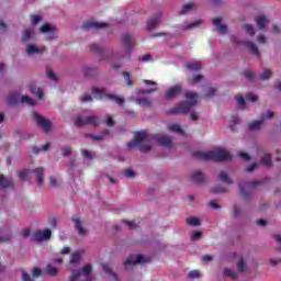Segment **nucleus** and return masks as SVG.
<instances>
[{
    "label": "nucleus",
    "instance_id": "338daca9",
    "mask_svg": "<svg viewBox=\"0 0 281 281\" xmlns=\"http://www.w3.org/2000/svg\"><path fill=\"white\" fill-rule=\"evenodd\" d=\"M201 236H203V233L195 232V233L191 234V240H199V238H201Z\"/></svg>",
    "mask_w": 281,
    "mask_h": 281
},
{
    "label": "nucleus",
    "instance_id": "f8f14e48",
    "mask_svg": "<svg viewBox=\"0 0 281 281\" xmlns=\"http://www.w3.org/2000/svg\"><path fill=\"white\" fill-rule=\"evenodd\" d=\"M40 32L42 34H47L46 38H48L49 41H56V38H58V35L56 34L57 29L52 24L42 25L40 27Z\"/></svg>",
    "mask_w": 281,
    "mask_h": 281
},
{
    "label": "nucleus",
    "instance_id": "a878e982",
    "mask_svg": "<svg viewBox=\"0 0 281 281\" xmlns=\"http://www.w3.org/2000/svg\"><path fill=\"white\" fill-rule=\"evenodd\" d=\"M136 104L143 106L144 109H150V106H153V99L138 98L136 99Z\"/></svg>",
    "mask_w": 281,
    "mask_h": 281
},
{
    "label": "nucleus",
    "instance_id": "4c0bfd02",
    "mask_svg": "<svg viewBox=\"0 0 281 281\" xmlns=\"http://www.w3.org/2000/svg\"><path fill=\"white\" fill-rule=\"evenodd\" d=\"M46 273H48V276L56 277L58 276V268L52 266V263H48L46 267Z\"/></svg>",
    "mask_w": 281,
    "mask_h": 281
},
{
    "label": "nucleus",
    "instance_id": "dca6fc26",
    "mask_svg": "<svg viewBox=\"0 0 281 281\" xmlns=\"http://www.w3.org/2000/svg\"><path fill=\"white\" fill-rule=\"evenodd\" d=\"M213 25H214L215 32H217V34H227V24L225 22H223V19L214 18Z\"/></svg>",
    "mask_w": 281,
    "mask_h": 281
},
{
    "label": "nucleus",
    "instance_id": "2eb2a0df",
    "mask_svg": "<svg viewBox=\"0 0 281 281\" xmlns=\"http://www.w3.org/2000/svg\"><path fill=\"white\" fill-rule=\"evenodd\" d=\"M25 52L27 56H38L41 54H45V47L36 44H29L26 45Z\"/></svg>",
    "mask_w": 281,
    "mask_h": 281
},
{
    "label": "nucleus",
    "instance_id": "4be33fe9",
    "mask_svg": "<svg viewBox=\"0 0 281 281\" xmlns=\"http://www.w3.org/2000/svg\"><path fill=\"white\" fill-rule=\"evenodd\" d=\"M155 139L160 144V146H166L167 148L172 146V139L164 134H156Z\"/></svg>",
    "mask_w": 281,
    "mask_h": 281
},
{
    "label": "nucleus",
    "instance_id": "2f4dec72",
    "mask_svg": "<svg viewBox=\"0 0 281 281\" xmlns=\"http://www.w3.org/2000/svg\"><path fill=\"white\" fill-rule=\"evenodd\" d=\"M202 23H203V20H196L195 22H191L190 24L182 26V30L184 32H187L188 30H194L199 27V25H201Z\"/></svg>",
    "mask_w": 281,
    "mask_h": 281
},
{
    "label": "nucleus",
    "instance_id": "72a5a7b5",
    "mask_svg": "<svg viewBox=\"0 0 281 281\" xmlns=\"http://www.w3.org/2000/svg\"><path fill=\"white\" fill-rule=\"evenodd\" d=\"M169 131H171V133H177L178 135H183V130L181 128V126L179 124H169L168 125Z\"/></svg>",
    "mask_w": 281,
    "mask_h": 281
},
{
    "label": "nucleus",
    "instance_id": "ddd939ff",
    "mask_svg": "<svg viewBox=\"0 0 281 281\" xmlns=\"http://www.w3.org/2000/svg\"><path fill=\"white\" fill-rule=\"evenodd\" d=\"M199 10V3L196 1L187 2L179 11L178 15L183 16L186 14H192V12H196Z\"/></svg>",
    "mask_w": 281,
    "mask_h": 281
},
{
    "label": "nucleus",
    "instance_id": "6e6d98bb",
    "mask_svg": "<svg viewBox=\"0 0 281 281\" xmlns=\"http://www.w3.org/2000/svg\"><path fill=\"white\" fill-rule=\"evenodd\" d=\"M104 135H109V131H104L102 135H91L95 142H102L104 139Z\"/></svg>",
    "mask_w": 281,
    "mask_h": 281
},
{
    "label": "nucleus",
    "instance_id": "774afa93",
    "mask_svg": "<svg viewBox=\"0 0 281 281\" xmlns=\"http://www.w3.org/2000/svg\"><path fill=\"white\" fill-rule=\"evenodd\" d=\"M22 280L23 281H34V279L30 274H27L26 272L22 273Z\"/></svg>",
    "mask_w": 281,
    "mask_h": 281
},
{
    "label": "nucleus",
    "instance_id": "ea45409f",
    "mask_svg": "<svg viewBox=\"0 0 281 281\" xmlns=\"http://www.w3.org/2000/svg\"><path fill=\"white\" fill-rule=\"evenodd\" d=\"M244 30H245L246 34H249V36H256V30L254 29V25L244 24Z\"/></svg>",
    "mask_w": 281,
    "mask_h": 281
},
{
    "label": "nucleus",
    "instance_id": "de8ad7c7",
    "mask_svg": "<svg viewBox=\"0 0 281 281\" xmlns=\"http://www.w3.org/2000/svg\"><path fill=\"white\" fill-rule=\"evenodd\" d=\"M103 271L104 273H108V276H112V278H114V280L117 278L115 273H113V270H111V267H109V265H103Z\"/></svg>",
    "mask_w": 281,
    "mask_h": 281
},
{
    "label": "nucleus",
    "instance_id": "bb28decb",
    "mask_svg": "<svg viewBox=\"0 0 281 281\" xmlns=\"http://www.w3.org/2000/svg\"><path fill=\"white\" fill-rule=\"evenodd\" d=\"M29 89L31 93H33V95H36L38 98V100H43V95H45V93L43 92V90H41V88L36 87L35 85H31L29 86Z\"/></svg>",
    "mask_w": 281,
    "mask_h": 281
},
{
    "label": "nucleus",
    "instance_id": "0eeeda50",
    "mask_svg": "<svg viewBox=\"0 0 281 281\" xmlns=\"http://www.w3.org/2000/svg\"><path fill=\"white\" fill-rule=\"evenodd\" d=\"M146 262H150V259L148 257H144L142 255H131L130 257H127L123 265L125 269H133L135 265H144Z\"/></svg>",
    "mask_w": 281,
    "mask_h": 281
},
{
    "label": "nucleus",
    "instance_id": "f704fd0d",
    "mask_svg": "<svg viewBox=\"0 0 281 281\" xmlns=\"http://www.w3.org/2000/svg\"><path fill=\"white\" fill-rule=\"evenodd\" d=\"M237 269L239 273H247V263L243 258L237 261Z\"/></svg>",
    "mask_w": 281,
    "mask_h": 281
},
{
    "label": "nucleus",
    "instance_id": "e433bc0d",
    "mask_svg": "<svg viewBox=\"0 0 281 281\" xmlns=\"http://www.w3.org/2000/svg\"><path fill=\"white\" fill-rule=\"evenodd\" d=\"M12 186V180L0 175V188H10Z\"/></svg>",
    "mask_w": 281,
    "mask_h": 281
},
{
    "label": "nucleus",
    "instance_id": "b1692460",
    "mask_svg": "<svg viewBox=\"0 0 281 281\" xmlns=\"http://www.w3.org/2000/svg\"><path fill=\"white\" fill-rule=\"evenodd\" d=\"M256 25L258 30H266L267 25L269 24V18L266 15H258L255 19Z\"/></svg>",
    "mask_w": 281,
    "mask_h": 281
},
{
    "label": "nucleus",
    "instance_id": "f03ea898",
    "mask_svg": "<svg viewBox=\"0 0 281 281\" xmlns=\"http://www.w3.org/2000/svg\"><path fill=\"white\" fill-rule=\"evenodd\" d=\"M193 155L202 161H227L232 159V155L223 148L211 151H195Z\"/></svg>",
    "mask_w": 281,
    "mask_h": 281
},
{
    "label": "nucleus",
    "instance_id": "79ce46f5",
    "mask_svg": "<svg viewBox=\"0 0 281 281\" xmlns=\"http://www.w3.org/2000/svg\"><path fill=\"white\" fill-rule=\"evenodd\" d=\"M271 76H273V72L271 71V69H265L263 72L260 75V79L269 80V78H271Z\"/></svg>",
    "mask_w": 281,
    "mask_h": 281
},
{
    "label": "nucleus",
    "instance_id": "423d86ee",
    "mask_svg": "<svg viewBox=\"0 0 281 281\" xmlns=\"http://www.w3.org/2000/svg\"><path fill=\"white\" fill-rule=\"evenodd\" d=\"M92 95L97 100H112V102H115L116 104H119V106H122V104H124V98L115 94H109L106 93V90L104 88H93Z\"/></svg>",
    "mask_w": 281,
    "mask_h": 281
},
{
    "label": "nucleus",
    "instance_id": "473e14b6",
    "mask_svg": "<svg viewBox=\"0 0 281 281\" xmlns=\"http://www.w3.org/2000/svg\"><path fill=\"white\" fill-rule=\"evenodd\" d=\"M32 38H34V30H32V29L25 30L22 35V40L24 42H27V41H32Z\"/></svg>",
    "mask_w": 281,
    "mask_h": 281
},
{
    "label": "nucleus",
    "instance_id": "39448f33",
    "mask_svg": "<svg viewBox=\"0 0 281 281\" xmlns=\"http://www.w3.org/2000/svg\"><path fill=\"white\" fill-rule=\"evenodd\" d=\"M186 99L187 102H183L178 108L172 109L171 113H190V109H192V106H196V102H199V94L195 92H187Z\"/></svg>",
    "mask_w": 281,
    "mask_h": 281
},
{
    "label": "nucleus",
    "instance_id": "a18cd8bd",
    "mask_svg": "<svg viewBox=\"0 0 281 281\" xmlns=\"http://www.w3.org/2000/svg\"><path fill=\"white\" fill-rule=\"evenodd\" d=\"M260 126H262V121H255L249 124L250 131H258V128H260Z\"/></svg>",
    "mask_w": 281,
    "mask_h": 281
},
{
    "label": "nucleus",
    "instance_id": "393cba45",
    "mask_svg": "<svg viewBox=\"0 0 281 281\" xmlns=\"http://www.w3.org/2000/svg\"><path fill=\"white\" fill-rule=\"evenodd\" d=\"M106 23L104 22H88L85 24L86 30H100L102 27H106Z\"/></svg>",
    "mask_w": 281,
    "mask_h": 281
},
{
    "label": "nucleus",
    "instance_id": "1a4fd4ad",
    "mask_svg": "<svg viewBox=\"0 0 281 281\" xmlns=\"http://www.w3.org/2000/svg\"><path fill=\"white\" fill-rule=\"evenodd\" d=\"M232 42L237 43V45H245L247 49L252 54V56H260V49H258V46L249 41H240L238 35H233L232 36Z\"/></svg>",
    "mask_w": 281,
    "mask_h": 281
},
{
    "label": "nucleus",
    "instance_id": "4d7b16f0",
    "mask_svg": "<svg viewBox=\"0 0 281 281\" xmlns=\"http://www.w3.org/2000/svg\"><path fill=\"white\" fill-rule=\"evenodd\" d=\"M41 21H43V18L41 15H32L31 16L32 25H37V23H41Z\"/></svg>",
    "mask_w": 281,
    "mask_h": 281
},
{
    "label": "nucleus",
    "instance_id": "4468645a",
    "mask_svg": "<svg viewBox=\"0 0 281 281\" xmlns=\"http://www.w3.org/2000/svg\"><path fill=\"white\" fill-rule=\"evenodd\" d=\"M72 221L75 223V229L79 236H89V228L85 226V223H82L80 217H74Z\"/></svg>",
    "mask_w": 281,
    "mask_h": 281
},
{
    "label": "nucleus",
    "instance_id": "3c124183",
    "mask_svg": "<svg viewBox=\"0 0 281 281\" xmlns=\"http://www.w3.org/2000/svg\"><path fill=\"white\" fill-rule=\"evenodd\" d=\"M205 98H213V95H216V89L214 88H207L204 92Z\"/></svg>",
    "mask_w": 281,
    "mask_h": 281
},
{
    "label": "nucleus",
    "instance_id": "09e8293b",
    "mask_svg": "<svg viewBox=\"0 0 281 281\" xmlns=\"http://www.w3.org/2000/svg\"><path fill=\"white\" fill-rule=\"evenodd\" d=\"M123 77L126 81L127 87H133V79H131V74H128L127 71H124Z\"/></svg>",
    "mask_w": 281,
    "mask_h": 281
},
{
    "label": "nucleus",
    "instance_id": "7ed1b4c3",
    "mask_svg": "<svg viewBox=\"0 0 281 281\" xmlns=\"http://www.w3.org/2000/svg\"><path fill=\"white\" fill-rule=\"evenodd\" d=\"M127 146L130 148H137L139 146L142 153H149L153 148L150 143H148V134L146 132H138Z\"/></svg>",
    "mask_w": 281,
    "mask_h": 281
},
{
    "label": "nucleus",
    "instance_id": "5fc2aeb1",
    "mask_svg": "<svg viewBox=\"0 0 281 281\" xmlns=\"http://www.w3.org/2000/svg\"><path fill=\"white\" fill-rule=\"evenodd\" d=\"M189 278L191 280H196L198 278H201V273L199 272V270H193L189 272Z\"/></svg>",
    "mask_w": 281,
    "mask_h": 281
},
{
    "label": "nucleus",
    "instance_id": "7c9ffc66",
    "mask_svg": "<svg viewBox=\"0 0 281 281\" xmlns=\"http://www.w3.org/2000/svg\"><path fill=\"white\" fill-rule=\"evenodd\" d=\"M20 102L22 104H29V106H36V101L34 99L30 98V95L21 97Z\"/></svg>",
    "mask_w": 281,
    "mask_h": 281
},
{
    "label": "nucleus",
    "instance_id": "aec40b11",
    "mask_svg": "<svg viewBox=\"0 0 281 281\" xmlns=\"http://www.w3.org/2000/svg\"><path fill=\"white\" fill-rule=\"evenodd\" d=\"M91 48L94 49V52H100L101 60L109 61V60H112V58H115V53H113V52L104 53V52H102V48H100V46H98V45H92Z\"/></svg>",
    "mask_w": 281,
    "mask_h": 281
},
{
    "label": "nucleus",
    "instance_id": "cd10ccee",
    "mask_svg": "<svg viewBox=\"0 0 281 281\" xmlns=\"http://www.w3.org/2000/svg\"><path fill=\"white\" fill-rule=\"evenodd\" d=\"M83 75L87 76V78H91L92 76H97L98 75V68H93L90 66H86L83 67Z\"/></svg>",
    "mask_w": 281,
    "mask_h": 281
},
{
    "label": "nucleus",
    "instance_id": "c756f323",
    "mask_svg": "<svg viewBox=\"0 0 281 281\" xmlns=\"http://www.w3.org/2000/svg\"><path fill=\"white\" fill-rule=\"evenodd\" d=\"M187 69L190 71H199L201 69V61L193 60L186 65Z\"/></svg>",
    "mask_w": 281,
    "mask_h": 281
},
{
    "label": "nucleus",
    "instance_id": "9d476101",
    "mask_svg": "<svg viewBox=\"0 0 281 281\" xmlns=\"http://www.w3.org/2000/svg\"><path fill=\"white\" fill-rule=\"evenodd\" d=\"M33 120H35L37 126L43 131V133H49L52 131V123L45 116L37 112L33 113Z\"/></svg>",
    "mask_w": 281,
    "mask_h": 281
},
{
    "label": "nucleus",
    "instance_id": "e2e57ef3",
    "mask_svg": "<svg viewBox=\"0 0 281 281\" xmlns=\"http://www.w3.org/2000/svg\"><path fill=\"white\" fill-rule=\"evenodd\" d=\"M123 223H125V225L128 227V229L137 228V223H135V222H128V221L124 220Z\"/></svg>",
    "mask_w": 281,
    "mask_h": 281
},
{
    "label": "nucleus",
    "instance_id": "c85d7f7f",
    "mask_svg": "<svg viewBox=\"0 0 281 281\" xmlns=\"http://www.w3.org/2000/svg\"><path fill=\"white\" fill-rule=\"evenodd\" d=\"M5 102L9 106H14V104H16V102H19V95L16 93H10L7 97Z\"/></svg>",
    "mask_w": 281,
    "mask_h": 281
},
{
    "label": "nucleus",
    "instance_id": "13d9d810",
    "mask_svg": "<svg viewBox=\"0 0 281 281\" xmlns=\"http://www.w3.org/2000/svg\"><path fill=\"white\" fill-rule=\"evenodd\" d=\"M81 155H82V157H85V159H93V153H91L87 149H82Z\"/></svg>",
    "mask_w": 281,
    "mask_h": 281
},
{
    "label": "nucleus",
    "instance_id": "58836bf2",
    "mask_svg": "<svg viewBox=\"0 0 281 281\" xmlns=\"http://www.w3.org/2000/svg\"><path fill=\"white\" fill-rule=\"evenodd\" d=\"M193 181H195L196 183H201L203 182V179H205V177L203 176V173L201 171H195L192 176Z\"/></svg>",
    "mask_w": 281,
    "mask_h": 281
},
{
    "label": "nucleus",
    "instance_id": "052dcab7",
    "mask_svg": "<svg viewBox=\"0 0 281 281\" xmlns=\"http://www.w3.org/2000/svg\"><path fill=\"white\" fill-rule=\"evenodd\" d=\"M246 100L247 102H258V95L254 93H249L246 95Z\"/></svg>",
    "mask_w": 281,
    "mask_h": 281
},
{
    "label": "nucleus",
    "instance_id": "412c9836",
    "mask_svg": "<svg viewBox=\"0 0 281 281\" xmlns=\"http://www.w3.org/2000/svg\"><path fill=\"white\" fill-rule=\"evenodd\" d=\"M122 43H123V50L125 52V54H128V49H131V47L135 45V38L126 34L123 36Z\"/></svg>",
    "mask_w": 281,
    "mask_h": 281
},
{
    "label": "nucleus",
    "instance_id": "f257e3e1",
    "mask_svg": "<svg viewBox=\"0 0 281 281\" xmlns=\"http://www.w3.org/2000/svg\"><path fill=\"white\" fill-rule=\"evenodd\" d=\"M85 250H77L72 252L69 261L68 269L70 271L69 281H93L91 279V265H86L81 270L74 269L75 265H78L82 260Z\"/></svg>",
    "mask_w": 281,
    "mask_h": 281
},
{
    "label": "nucleus",
    "instance_id": "49530a36",
    "mask_svg": "<svg viewBox=\"0 0 281 281\" xmlns=\"http://www.w3.org/2000/svg\"><path fill=\"white\" fill-rule=\"evenodd\" d=\"M261 164L263 166H269L271 164V155L270 154L263 155L261 158Z\"/></svg>",
    "mask_w": 281,
    "mask_h": 281
},
{
    "label": "nucleus",
    "instance_id": "20e7f679",
    "mask_svg": "<svg viewBox=\"0 0 281 281\" xmlns=\"http://www.w3.org/2000/svg\"><path fill=\"white\" fill-rule=\"evenodd\" d=\"M45 169L43 167L30 170L24 169L20 171L19 177L20 179H24V181H30L32 177L35 179L37 186H43V179H45Z\"/></svg>",
    "mask_w": 281,
    "mask_h": 281
},
{
    "label": "nucleus",
    "instance_id": "0e129e2a",
    "mask_svg": "<svg viewBox=\"0 0 281 281\" xmlns=\"http://www.w3.org/2000/svg\"><path fill=\"white\" fill-rule=\"evenodd\" d=\"M257 43H259V45H267V36L265 35H259L257 37Z\"/></svg>",
    "mask_w": 281,
    "mask_h": 281
},
{
    "label": "nucleus",
    "instance_id": "69168bd1",
    "mask_svg": "<svg viewBox=\"0 0 281 281\" xmlns=\"http://www.w3.org/2000/svg\"><path fill=\"white\" fill-rule=\"evenodd\" d=\"M47 76H48L49 80H53L54 82H56L58 80V78L56 77V74H54V71H52V70H47Z\"/></svg>",
    "mask_w": 281,
    "mask_h": 281
},
{
    "label": "nucleus",
    "instance_id": "c03bdc74",
    "mask_svg": "<svg viewBox=\"0 0 281 281\" xmlns=\"http://www.w3.org/2000/svg\"><path fill=\"white\" fill-rule=\"evenodd\" d=\"M48 181L50 188H58V186H60V180H58L56 177H49Z\"/></svg>",
    "mask_w": 281,
    "mask_h": 281
},
{
    "label": "nucleus",
    "instance_id": "bf43d9fd",
    "mask_svg": "<svg viewBox=\"0 0 281 281\" xmlns=\"http://www.w3.org/2000/svg\"><path fill=\"white\" fill-rule=\"evenodd\" d=\"M124 177H126V179H135V171L127 169L124 171Z\"/></svg>",
    "mask_w": 281,
    "mask_h": 281
},
{
    "label": "nucleus",
    "instance_id": "680f3d73",
    "mask_svg": "<svg viewBox=\"0 0 281 281\" xmlns=\"http://www.w3.org/2000/svg\"><path fill=\"white\" fill-rule=\"evenodd\" d=\"M80 100H81V102H91L93 100V98L91 97V94L85 93L81 95Z\"/></svg>",
    "mask_w": 281,
    "mask_h": 281
},
{
    "label": "nucleus",
    "instance_id": "a211bd4d",
    "mask_svg": "<svg viewBox=\"0 0 281 281\" xmlns=\"http://www.w3.org/2000/svg\"><path fill=\"white\" fill-rule=\"evenodd\" d=\"M144 85H147V87H155L148 90H140L138 91V95H150V93H155V91H157V82L148 80V79H144L143 80Z\"/></svg>",
    "mask_w": 281,
    "mask_h": 281
},
{
    "label": "nucleus",
    "instance_id": "c9c22d12",
    "mask_svg": "<svg viewBox=\"0 0 281 281\" xmlns=\"http://www.w3.org/2000/svg\"><path fill=\"white\" fill-rule=\"evenodd\" d=\"M186 223L191 225V227H199V225H201V220L198 217H188Z\"/></svg>",
    "mask_w": 281,
    "mask_h": 281
},
{
    "label": "nucleus",
    "instance_id": "603ef678",
    "mask_svg": "<svg viewBox=\"0 0 281 281\" xmlns=\"http://www.w3.org/2000/svg\"><path fill=\"white\" fill-rule=\"evenodd\" d=\"M12 240V234L0 235V243H10Z\"/></svg>",
    "mask_w": 281,
    "mask_h": 281
},
{
    "label": "nucleus",
    "instance_id": "864d4df0",
    "mask_svg": "<svg viewBox=\"0 0 281 281\" xmlns=\"http://www.w3.org/2000/svg\"><path fill=\"white\" fill-rule=\"evenodd\" d=\"M237 104L240 109H245V98L240 94L236 97Z\"/></svg>",
    "mask_w": 281,
    "mask_h": 281
},
{
    "label": "nucleus",
    "instance_id": "8fccbe9b",
    "mask_svg": "<svg viewBox=\"0 0 281 281\" xmlns=\"http://www.w3.org/2000/svg\"><path fill=\"white\" fill-rule=\"evenodd\" d=\"M201 80H203V76L201 75H196L193 78H189L190 85H198V82H201Z\"/></svg>",
    "mask_w": 281,
    "mask_h": 281
},
{
    "label": "nucleus",
    "instance_id": "9b49d317",
    "mask_svg": "<svg viewBox=\"0 0 281 281\" xmlns=\"http://www.w3.org/2000/svg\"><path fill=\"white\" fill-rule=\"evenodd\" d=\"M256 186H258V181L240 182L238 184L240 196H243V199H247L249 196V194H251V190H254V188H256Z\"/></svg>",
    "mask_w": 281,
    "mask_h": 281
},
{
    "label": "nucleus",
    "instance_id": "37998d69",
    "mask_svg": "<svg viewBox=\"0 0 281 281\" xmlns=\"http://www.w3.org/2000/svg\"><path fill=\"white\" fill-rule=\"evenodd\" d=\"M220 180L224 181V183H227V186H232V179H229V177H227V175L225 173V171H222L220 173Z\"/></svg>",
    "mask_w": 281,
    "mask_h": 281
},
{
    "label": "nucleus",
    "instance_id": "6ab92c4d",
    "mask_svg": "<svg viewBox=\"0 0 281 281\" xmlns=\"http://www.w3.org/2000/svg\"><path fill=\"white\" fill-rule=\"evenodd\" d=\"M50 238L52 231L49 228L35 233V240H37L38 243H43V240H49Z\"/></svg>",
    "mask_w": 281,
    "mask_h": 281
},
{
    "label": "nucleus",
    "instance_id": "f3484780",
    "mask_svg": "<svg viewBox=\"0 0 281 281\" xmlns=\"http://www.w3.org/2000/svg\"><path fill=\"white\" fill-rule=\"evenodd\" d=\"M162 16H164V13L158 12L154 15V18L149 19L147 21V30L149 31L155 30V27H157V25H159V23L161 22Z\"/></svg>",
    "mask_w": 281,
    "mask_h": 281
},
{
    "label": "nucleus",
    "instance_id": "5701e85b",
    "mask_svg": "<svg viewBox=\"0 0 281 281\" xmlns=\"http://www.w3.org/2000/svg\"><path fill=\"white\" fill-rule=\"evenodd\" d=\"M179 93H181V86H173L167 90L166 98L167 100H173Z\"/></svg>",
    "mask_w": 281,
    "mask_h": 281
},
{
    "label": "nucleus",
    "instance_id": "6e6552de",
    "mask_svg": "<svg viewBox=\"0 0 281 281\" xmlns=\"http://www.w3.org/2000/svg\"><path fill=\"white\" fill-rule=\"evenodd\" d=\"M88 124H90L91 126H98V124H100V120L95 115H90V116L79 115L75 120L76 126H79V127L87 126Z\"/></svg>",
    "mask_w": 281,
    "mask_h": 281
},
{
    "label": "nucleus",
    "instance_id": "a19ab883",
    "mask_svg": "<svg viewBox=\"0 0 281 281\" xmlns=\"http://www.w3.org/2000/svg\"><path fill=\"white\" fill-rule=\"evenodd\" d=\"M224 276L226 278H233V280H235V278H238V274L234 270H232L229 268H225L224 269Z\"/></svg>",
    "mask_w": 281,
    "mask_h": 281
}]
</instances>
